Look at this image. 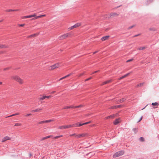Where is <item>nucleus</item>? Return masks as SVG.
Wrapping results in <instances>:
<instances>
[{
    "instance_id": "obj_43",
    "label": "nucleus",
    "mask_w": 159,
    "mask_h": 159,
    "mask_svg": "<svg viewBox=\"0 0 159 159\" xmlns=\"http://www.w3.org/2000/svg\"><path fill=\"white\" fill-rule=\"evenodd\" d=\"M92 78L91 77H90V78H89L87 79H86L85 80V81H88V80H90V79H92Z\"/></svg>"
},
{
    "instance_id": "obj_41",
    "label": "nucleus",
    "mask_w": 159,
    "mask_h": 159,
    "mask_svg": "<svg viewBox=\"0 0 159 159\" xmlns=\"http://www.w3.org/2000/svg\"><path fill=\"white\" fill-rule=\"evenodd\" d=\"M47 139V138H46V137H44L43 138H42L41 140H40V141H43L44 140H45V139Z\"/></svg>"
},
{
    "instance_id": "obj_47",
    "label": "nucleus",
    "mask_w": 159,
    "mask_h": 159,
    "mask_svg": "<svg viewBox=\"0 0 159 159\" xmlns=\"http://www.w3.org/2000/svg\"><path fill=\"white\" fill-rule=\"evenodd\" d=\"M25 25L24 24H19L18 25L19 26L22 27V26H24Z\"/></svg>"
},
{
    "instance_id": "obj_33",
    "label": "nucleus",
    "mask_w": 159,
    "mask_h": 159,
    "mask_svg": "<svg viewBox=\"0 0 159 159\" xmlns=\"http://www.w3.org/2000/svg\"><path fill=\"white\" fill-rule=\"evenodd\" d=\"M145 48H146L145 47H142L139 48L138 49L139 50H143V49H145Z\"/></svg>"
},
{
    "instance_id": "obj_17",
    "label": "nucleus",
    "mask_w": 159,
    "mask_h": 159,
    "mask_svg": "<svg viewBox=\"0 0 159 159\" xmlns=\"http://www.w3.org/2000/svg\"><path fill=\"white\" fill-rule=\"evenodd\" d=\"M42 110V108H37L35 110H34L32 111V112H37L38 111H40Z\"/></svg>"
},
{
    "instance_id": "obj_59",
    "label": "nucleus",
    "mask_w": 159,
    "mask_h": 159,
    "mask_svg": "<svg viewBox=\"0 0 159 159\" xmlns=\"http://www.w3.org/2000/svg\"><path fill=\"white\" fill-rule=\"evenodd\" d=\"M30 16H32V17L35 16V14H34V15H31Z\"/></svg>"
},
{
    "instance_id": "obj_64",
    "label": "nucleus",
    "mask_w": 159,
    "mask_h": 159,
    "mask_svg": "<svg viewBox=\"0 0 159 159\" xmlns=\"http://www.w3.org/2000/svg\"><path fill=\"white\" fill-rule=\"evenodd\" d=\"M83 73H82V74H80L79 75V76H81V75H83Z\"/></svg>"
},
{
    "instance_id": "obj_50",
    "label": "nucleus",
    "mask_w": 159,
    "mask_h": 159,
    "mask_svg": "<svg viewBox=\"0 0 159 159\" xmlns=\"http://www.w3.org/2000/svg\"><path fill=\"white\" fill-rule=\"evenodd\" d=\"M15 116V114H12V115H10L9 116H7V117H9L13 116Z\"/></svg>"
},
{
    "instance_id": "obj_31",
    "label": "nucleus",
    "mask_w": 159,
    "mask_h": 159,
    "mask_svg": "<svg viewBox=\"0 0 159 159\" xmlns=\"http://www.w3.org/2000/svg\"><path fill=\"white\" fill-rule=\"evenodd\" d=\"M68 108H70V107H69V106H66V107H65L64 108H62V109H68Z\"/></svg>"
},
{
    "instance_id": "obj_58",
    "label": "nucleus",
    "mask_w": 159,
    "mask_h": 159,
    "mask_svg": "<svg viewBox=\"0 0 159 159\" xmlns=\"http://www.w3.org/2000/svg\"><path fill=\"white\" fill-rule=\"evenodd\" d=\"M88 124V123H87V122H86L84 123L83 125H86V124Z\"/></svg>"
},
{
    "instance_id": "obj_28",
    "label": "nucleus",
    "mask_w": 159,
    "mask_h": 159,
    "mask_svg": "<svg viewBox=\"0 0 159 159\" xmlns=\"http://www.w3.org/2000/svg\"><path fill=\"white\" fill-rule=\"evenodd\" d=\"M62 136H63L62 135H59V136H56L55 137H54L53 138L54 139H57L58 138H59L62 137Z\"/></svg>"
},
{
    "instance_id": "obj_7",
    "label": "nucleus",
    "mask_w": 159,
    "mask_h": 159,
    "mask_svg": "<svg viewBox=\"0 0 159 159\" xmlns=\"http://www.w3.org/2000/svg\"><path fill=\"white\" fill-rule=\"evenodd\" d=\"M122 106L121 105H118L116 106H113L111 107H110V109H116L118 108H119L121 107H122Z\"/></svg>"
},
{
    "instance_id": "obj_53",
    "label": "nucleus",
    "mask_w": 159,
    "mask_h": 159,
    "mask_svg": "<svg viewBox=\"0 0 159 159\" xmlns=\"http://www.w3.org/2000/svg\"><path fill=\"white\" fill-rule=\"evenodd\" d=\"M142 118H143V116H141V117H140V119L138 121V122H140L142 120Z\"/></svg>"
},
{
    "instance_id": "obj_14",
    "label": "nucleus",
    "mask_w": 159,
    "mask_h": 159,
    "mask_svg": "<svg viewBox=\"0 0 159 159\" xmlns=\"http://www.w3.org/2000/svg\"><path fill=\"white\" fill-rule=\"evenodd\" d=\"M45 99V96L42 95H40V97L39 98V99L40 101L43 100Z\"/></svg>"
},
{
    "instance_id": "obj_22",
    "label": "nucleus",
    "mask_w": 159,
    "mask_h": 159,
    "mask_svg": "<svg viewBox=\"0 0 159 159\" xmlns=\"http://www.w3.org/2000/svg\"><path fill=\"white\" fill-rule=\"evenodd\" d=\"M133 130L135 133H136L138 131V128H134L133 129Z\"/></svg>"
},
{
    "instance_id": "obj_55",
    "label": "nucleus",
    "mask_w": 159,
    "mask_h": 159,
    "mask_svg": "<svg viewBox=\"0 0 159 159\" xmlns=\"http://www.w3.org/2000/svg\"><path fill=\"white\" fill-rule=\"evenodd\" d=\"M140 35V34H136V35H134L133 37H137L139 35Z\"/></svg>"
},
{
    "instance_id": "obj_24",
    "label": "nucleus",
    "mask_w": 159,
    "mask_h": 159,
    "mask_svg": "<svg viewBox=\"0 0 159 159\" xmlns=\"http://www.w3.org/2000/svg\"><path fill=\"white\" fill-rule=\"evenodd\" d=\"M32 16H31L30 15L27 16H25L23 17H22V19H25V18H31V17H32Z\"/></svg>"
},
{
    "instance_id": "obj_8",
    "label": "nucleus",
    "mask_w": 159,
    "mask_h": 159,
    "mask_svg": "<svg viewBox=\"0 0 159 159\" xmlns=\"http://www.w3.org/2000/svg\"><path fill=\"white\" fill-rule=\"evenodd\" d=\"M132 73V72H130L129 73H128L126 74L125 75H124L120 77L119 78V80H121L122 79H123V78H124L126 77H127V76H128L130 74H131V73Z\"/></svg>"
},
{
    "instance_id": "obj_12",
    "label": "nucleus",
    "mask_w": 159,
    "mask_h": 159,
    "mask_svg": "<svg viewBox=\"0 0 159 159\" xmlns=\"http://www.w3.org/2000/svg\"><path fill=\"white\" fill-rule=\"evenodd\" d=\"M154 0H147L145 2L146 5H148L152 2Z\"/></svg>"
},
{
    "instance_id": "obj_40",
    "label": "nucleus",
    "mask_w": 159,
    "mask_h": 159,
    "mask_svg": "<svg viewBox=\"0 0 159 159\" xmlns=\"http://www.w3.org/2000/svg\"><path fill=\"white\" fill-rule=\"evenodd\" d=\"M52 136H53L52 135H49V136H46V138H47V139H48V138H51Z\"/></svg>"
},
{
    "instance_id": "obj_15",
    "label": "nucleus",
    "mask_w": 159,
    "mask_h": 159,
    "mask_svg": "<svg viewBox=\"0 0 159 159\" xmlns=\"http://www.w3.org/2000/svg\"><path fill=\"white\" fill-rule=\"evenodd\" d=\"M112 81L111 80H110L103 82L102 85H103L111 82Z\"/></svg>"
},
{
    "instance_id": "obj_52",
    "label": "nucleus",
    "mask_w": 159,
    "mask_h": 159,
    "mask_svg": "<svg viewBox=\"0 0 159 159\" xmlns=\"http://www.w3.org/2000/svg\"><path fill=\"white\" fill-rule=\"evenodd\" d=\"M99 70H97V71H95L94 72H93L92 73V74H94V73H96L97 72L99 71Z\"/></svg>"
},
{
    "instance_id": "obj_1",
    "label": "nucleus",
    "mask_w": 159,
    "mask_h": 159,
    "mask_svg": "<svg viewBox=\"0 0 159 159\" xmlns=\"http://www.w3.org/2000/svg\"><path fill=\"white\" fill-rule=\"evenodd\" d=\"M11 78L15 80L17 82L19 83L20 84H22L23 83V81L18 76H11Z\"/></svg>"
},
{
    "instance_id": "obj_36",
    "label": "nucleus",
    "mask_w": 159,
    "mask_h": 159,
    "mask_svg": "<svg viewBox=\"0 0 159 159\" xmlns=\"http://www.w3.org/2000/svg\"><path fill=\"white\" fill-rule=\"evenodd\" d=\"M83 106V105H80L78 106H75V108H79V107H82Z\"/></svg>"
},
{
    "instance_id": "obj_49",
    "label": "nucleus",
    "mask_w": 159,
    "mask_h": 159,
    "mask_svg": "<svg viewBox=\"0 0 159 159\" xmlns=\"http://www.w3.org/2000/svg\"><path fill=\"white\" fill-rule=\"evenodd\" d=\"M40 17H41V16L40 15V16H36L35 17V19H38V18H40Z\"/></svg>"
},
{
    "instance_id": "obj_10",
    "label": "nucleus",
    "mask_w": 159,
    "mask_h": 159,
    "mask_svg": "<svg viewBox=\"0 0 159 159\" xmlns=\"http://www.w3.org/2000/svg\"><path fill=\"white\" fill-rule=\"evenodd\" d=\"M10 138L8 136H6L2 140V142H4L5 141L10 139Z\"/></svg>"
},
{
    "instance_id": "obj_60",
    "label": "nucleus",
    "mask_w": 159,
    "mask_h": 159,
    "mask_svg": "<svg viewBox=\"0 0 159 159\" xmlns=\"http://www.w3.org/2000/svg\"><path fill=\"white\" fill-rule=\"evenodd\" d=\"M19 114V113H16L15 114V116L17 115H18Z\"/></svg>"
},
{
    "instance_id": "obj_11",
    "label": "nucleus",
    "mask_w": 159,
    "mask_h": 159,
    "mask_svg": "<svg viewBox=\"0 0 159 159\" xmlns=\"http://www.w3.org/2000/svg\"><path fill=\"white\" fill-rule=\"evenodd\" d=\"M110 36H104L101 38V40L102 41H105Z\"/></svg>"
},
{
    "instance_id": "obj_20",
    "label": "nucleus",
    "mask_w": 159,
    "mask_h": 159,
    "mask_svg": "<svg viewBox=\"0 0 159 159\" xmlns=\"http://www.w3.org/2000/svg\"><path fill=\"white\" fill-rule=\"evenodd\" d=\"M114 117V115H111L109 116H108L107 117L105 118V119H108L110 118H113Z\"/></svg>"
},
{
    "instance_id": "obj_29",
    "label": "nucleus",
    "mask_w": 159,
    "mask_h": 159,
    "mask_svg": "<svg viewBox=\"0 0 159 159\" xmlns=\"http://www.w3.org/2000/svg\"><path fill=\"white\" fill-rule=\"evenodd\" d=\"M54 121L53 120H45V123H47L48 122H50L53 121Z\"/></svg>"
},
{
    "instance_id": "obj_44",
    "label": "nucleus",
    "mask_w": 159,
    "mask_h": 159,
    "mask_svg": "<svg viewBox=\"0 0 159 159\" xmlns=\"http://www.w3.org/2000/svg\"><path fill=\"white\" fill-rule=\"evenodd\" d=\"M76 135H77L76 134H70V136H75V137H76Z\"/></svg>"
},
{
    "instance_id": "obj_23",
    "label": "nucleus",
    "mask_w": 159,
    "mask_h": 159,
    "mask_svg": "<svg viewBox=\"0 0 159 159\" xmlns=\"http://www.w3.org/2000/svg\"><path fill=\"white\" fill-rule=\"evenodd\" d=\"M79 122H78L77 123L73 124L71 125V127H78V124Z\"/></svg>"
},
{
    "instance_id": "obj_45",
    "label": "nucleus",
    "mask_w": 159,
    "mask_h": 159,
    "mask_svg": "<svg viewBox=\"0 0 159 159\" xmlns=\"http://www.w3.org/2000/svg\"><path fill=\"white\" fill-rule=\"evenodd\" d=\"M133 60V59H130L127 60L126 61L127 62H129L132 61Z\"/></svg>"
},
{
    "instance_id": "obj_46",
    "label": "nucleus",
    "mask_w": 159,
    "mask_h": 159,
    "mask_svg": "<svg viewBox=\"0 0 159 159\" xmlns=\"http://www.w3.org/2000/svg\"><path fill=\"white\" fill-rule=\"evenodd\" d=\"M69 107H70V108H75V106H69Z\"/></svg>"
},
{
    "instance_id": "obj_61",
    "label": "nucleus",
    "mask_w": 159,
    "mask_h": 159,
    "mask_svg": "<svg viewBox=\"0 0 159 159\" xmlns=\"http://www.w3.org/2000/svg\"><path fill=\"white\" fill-rule=\"evenodd\" d=\"M19 114V113H16L15 114V116L17 115H18Z\"/></svg>"
},
{
    "instance_id": "obj_19",
    "label": "nucleus",
    "mask_w": 159,
    "mask_h": 159,
    "mask_svg": "<svg viewBox=\"0 0 159 159\" xmlns=\"http://www.w3.org/2000/svg\"><path fill=\"white\" fill-rule=\"evenodd\" d=\"M38 34H37V33L31 35H29V36H28V38H31V37H35V36H37L38 35Z\"/></svg>"
},
{
    "instance_id": "obj_6",
    "label": "nucleus",
    "mask_w": 159,
    "mask_h": 159,
    "mask_svg": "<svg viewBox=\"0 0 159 159\" xmlns=\"http://www.w3.org/2000/svg\"><path fill=\"white\" fill-rule=\"evenodd\" d=\"M60 66V65L59 64L57 63L53 65L50 66V69L53 70L56 68H57Z\"/></svg>"
},
{
    "instance_id": "obj_37",
    "label": "nucleus",
    "mask_w": 159,
    "mask_h": 159,
    "mask_svg": "<svg viewBox=\"0 0 159 159\" xmlns=\"http://www.w3.org/2000/svg\"><path fill=\"white\" fill-rule=\"evenodd\" d=\"M83 125V123H79L78 124V126H81Z\"/></svg>"
},
{
    "instance_id": "obj_62",
    "label": "nucleus",
    "mask_w": 159,
    "mask_h": 159,
    "mask_svg": "<svg viewBox=\"0 0 159 159\" xmlns=\"http://www.w3.org/2000/svg\"><path fill=\"white\" fill-rule=\"evenodd\" d=\"M41 17H43V16H45L46 15H41Z\"/></svg>"
},
{
    "instance_id": "obj_3",
    "label": "nucleus",
    "mask_w": 159,
    "mask_h": 159,
    "mask_svg": "<svg viewBox=\"0 0 159 159\" xmlns=\"http://www.w3.org/2000/svg\"><path fill=\"white\" fill-rule=\"evenodd\" d=\"M81 24L80 23H77L75 25H74L69 28H68V30H70L73 29L74 28H76L78 27V26H80L81 25Z\"/></svg>"
},
{
    "instance_id": "obj_5",
    "label": "nucleus",
    "mask_w": 159,
    "mask_h": 159,
    "mask_svg": "<svg viewBox=\"0 0 159 159\" xmlns=\"http://www.w3.org/2000/svg\"><path fill=\"white\" fill-rule=\"evenodd\" d=\"M70 35L69 33H66L63 34L59 37V38L60 40H62L66 38Z\"/></svg>"
},
{
    "instance_id": "obj_30",
    "label": "nucleus",
    "mask_w": 159,
    "mask_h": 159,
    "mask_svg": "<svg viewBox=\"0 0 159 159\" xmlns=\"http://www.w3.org/2000/svg\"><path fill=\"white\" fill-rule=\"evenodd\" d=\"M13 11V9H7L5 10V11L6 12H10V11Z\"/></svg>"
},
{
    "instance_id": "obj_21",
    "label": "nucleus",
    "mask_w": 159,
    "mask_h": 159,
    "mask_svg": "<svg viewBox=\"0 0 159 159\" xmlns=\"http://www.w3.org/2000/svg\"><path fill=\"white\" fill-rule=\"evenodd\" d=\"M58 129H66V125H63L58 127Z\"/></svg>"
},
{
    "instance_id": "obj_26",
    "label": "nucleus",
    "mask_w": 159,
    "mask_h": 159,
    "mask_svg": "<svg viewBox=\"0 0 159 159\" xmlns=\"http://www.w3.org/2000/svg\"><path fill=\"white\" fill-rule=\"evenodd\" d=\"M152 106H158L159 105V103L157 102H153L152 103Z\"/></svg>"
},
{
    "instance_id": "obj_51",
    "label": "nucleus",
    "mask_w": 159,
    "mask_h": 159,
    "mask_svg": "<svg viewBox=\"0 0 159 159\" xmlns=\"http://www.w3.org/2000/svg\"><path fill=\"white\" fill-rule=\"evenodd\" d=\"M32 115V114L31 113H29V114H26L25 116H31Z\"/></svg>"
},
{
    "instance_id": "obj_57",
    "label": "nucleus",
    "mask_w": 159,
    "mask_h": 159,
    "mask_svg": "<svg viewBox=\"0 0 159 159\" xmlns=\"http://www.w3.org/2000/svg\"><path fill=\"white\" fill-rule=\"evenodd\" d=\"M98 52V51H95V52H93V54H95L96 53H97Z\"/></svg>"
},
{
    "instance_id": "obj_13",
    "label": "nucleus",
    "mask_w": 159,
    "mask_h": 159,
    "mask_svg": "<svg viewBox=\"0 0 159 159\" xmlns=\"http://www.w3.org/2000/svg\"><path fill=\"white\" fill-rule=\"evenodd\" d=\"M120 122L119 119H116L113 122V124L114 125H117Z\"/></svg>"
},
{
    "instance_id": "obj_4",
    "label": "nucleus",
    "mask_w": 159,
    "mask_h": 159,
    "mask_svg": "<svg viewBox=\"0 0 159 159\" xmlns=\"http://www.w3.org/2000/svg\"><path fill=\"white\" fill-rule=\"evenodd\" d=\"M89 136V134L88 133H83L81 134L76 135V138H79L81 137H88Z\"/></svg>"
},
{
    "instance_id": "obj_35",
    "label": "nucleus",
    "mask_w": 159,
    "mask_h": 159,
    "mask_svg": "<svg viewBox=\"0 0 159 159\" xmlns=\"http://www.w3.org/2000/svg\"><path fill=\"white\" fill-rule=\"evenodd\" d=\"M66 129L68 128L71 127V125H66Z\"/></svg>"
},
{
    "instance_id": "obj_63",
    "label": "nucleus",
    "mask_w": 159,
    "mask_h": 159,
    "mask_svg": "<svg viewBox=\"0 0 159 159\" xmlns=\"http://www.w3.org/2000/svg\"><path fill=\"white\" fill-rule=\"evenodd\" d=\"M70 75V74H69L67 75H66V76H67V77L69 76Z\"/></svg>"
},
{
    "instance_id": "obj_54",
    "label": "nucleus",
    "mask_w": 159,
    "mask_h": 159,
    "mask_svg": "<svg viewBox=\"0 0 159 159\" xmlns=\"http://www.w3.org/2000/svg\"><path fill=\"white\" fill-rule=\"evenodd\" d=\"M20 11V9H19L13 10V11Z\"/></svg>"
},
{
    "instance_id": "obj_9",
    "label": "nucleus",
    "mask_w": 159,
    "mask_h": 159,
    "mask_svg": "<svg viewBox=\"0 0 159 159\" xmlns=\"http://www.w3.org/2000/svg\"><path fill=\"white\" fill-rule=\"evenodd\" d=\"M126 100V98H123L122 99H121L118 100L117 102V103H120L124 102Z\"/></svg>"
},
{
    "instance_id": "obj_27",
    "label": "nucleus",
    "mask_w": 159,
    "mask_h": 159,
    "mask_svg": "<svg viewBox=\"0 0 159 159\" xmlns=\"http://www.w3.org/2000/svg\"><path fill=\"white\" fill-rule=\"evenodd\" d=\"M139 140L142 142H143L144 141V139L143 137H140L139 138Z\"/></svg>"
},
{
    "instance_id": "obj_32",
    "label": "nucleus",
    "mask_w": 159,
    "mask_h": 159,
    "mask_svg": "<svg viewBox=\"0 0 159 159\" xmlns=\"http://www.w3.org/2000/svg\"><path fill=\"white\" fill-rule=\"evenodd\" d=\"M43 123H45V120H43L42 121H41L39 122L38 123L39 124H43Z\"/></svg>"
},
{
    "instance_id": "obj_18",
    "label": "nucleus",
    "mask_w": 159,
    "mask_h": 159,
    "mask_svg": "<svg viewBox=\"0 0 159 159\" xmlns=\"http://www.w3.org/2000/svg\"><path fill=\"white\" fill-rule=\"evenodd\" d=\"M144 83L143 82L140 84H138L136 86V88H139L143 85Z\"/></svg>"
},
{
    "instance_id": "obj_2",
    "label": "nucleus",
    "mask_w": 159,
    "mask_h": 159,
    "mask_svg": "<svg viewBox=\"0 0 159 159\" xmlns=\"http://www.w3.org/2000/svg\"><path fill=\"white\" fill-rule=\"evenodd\" d=\"M124 153V151H118L114 154L113 155L114 157H118L120 156L123 155Z\"/></svg>"
},
{
    "instance_id": "obj_39",
    "label": "nucleus",
    "mask_w": 159,
    "mask_h": 159,
    "mask_svg": "<svg viewBox=\"0 0 159 159\" xmlns=\"http://www.w3.org/2000/svg\"><path fill=\"white\" fill-rule=\"evenodd\" d=\"M134 25H132V26H131L129 27L128 28V30H129V29H131V28H133V27H134Z\"/></svg>"
},
{
    "instance_id": "obj_42",
    "label": "nucleus",
    "mask_w": 159,
    "mask_h": 159,
    "mask_svg": "<svg viewBox=\"0 0 159 159\" xmlns=\"http://www.w3.org/2000/svg\"><path fill=\"white\" fill-rule=\"evenodd\" d=\"M67 77V76H64V77H62V78H61L59 79V80H62V79H65V78H66V77Z\"/></svg>"
},
{
    "instance_id": "obj_48",
    "label": "nucleus",
    "mask_w": 159,
    "mask_h": 159,
    "mask_svg": "<svg viewBox=\"0 0 159 159\" xmlns=\"http://www.w3.org/2000/svg\"><path fill=\"white\" fill-rule=\"evenodd\" d=\"M9 69H10V67H7V68H4V70H6Z\"/></svg>"
},
{
    "instance_id": "obj_38",
    "label": "nucleus",
    "mask_w": 159,
    "mask_h": 159,
    "mask_svg": "<svg viewBox=\"0 0 159 159\" xmlns=\"http://www.w3.org/2000/svg\"><path fill=\"white\" fill-rule=\"evenodd\" d=\"M45 98H49L51 97V96H45Z\"/></svg>"
},
{
    "instance_id": "obj_25",
    "label": "nucleus",
    "mask_w": 159,
    "mask_h": 159,
    "mask_svg": "<svg viewBox=\"0 0 159 159\" xmlns=\"http://www.w3.org/2000/svg\"><path fill=\"white\" fill-rule=\"evenodd\" d=\"M118 14L116 13H112L110 14V16H118Z\"/></svg>"
},
{
    "instance_id": "obj_16",
    "label": "nucleus",
    "mask_w": 159,
    "mask_h": 159,
    "mask_svg": "<svg viewBox=\"0 0 159 159\" xmlns=\"http://www.w3.org/2000/svg\"><path fill=\"white\" fill-rule=\"evenodd\" d=\"M8 46H6L5 45L0 44V48H8Z\"/></svg>"
},
{
    "instance_id": "obj_56",
    "label": "nucleus",
    "mask_w": 159,
    "mask_h": 159,
    "mask_svg": "<svg viewBox=\"0 0 159 159\" xmlns=\"http://www.w3.org/2000/svg\"><path fill=\"white\" fill-rule=\"evenodd\" d=\"M149 30H153V31L154 30L153 28H150L149 29Z\"/></svg>"
},
{
    "instance_id": "obj_34",
    "label": "nucleus",
    "mask_w": 159,
    "mask_h": 159,
    "mask_svg": "<svg viewBox=\"0 0 159 159\" xmlns=\"http://www.w3.org/2000/svg\"><path fill=\"white\" fill-rule=\"evenodd\" d=\"M21 125V124L20 123H16L15 125V126H20Z\"/></svg>"
}]
</instances>
